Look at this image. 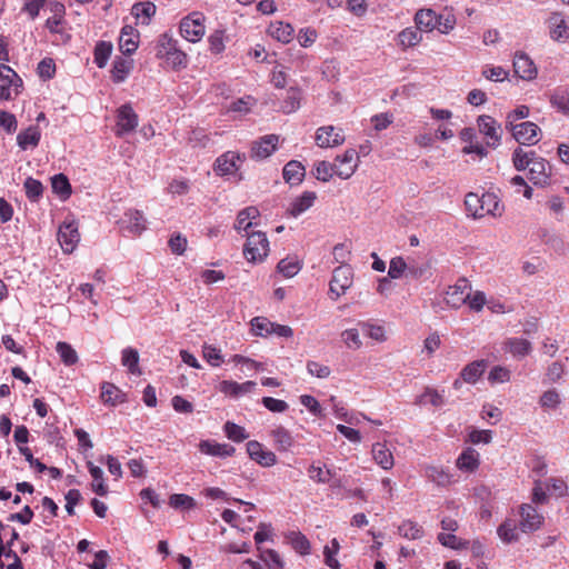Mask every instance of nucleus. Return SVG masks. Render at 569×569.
<instances>
[{
	"label": "nucleus",
	"mask_w": 569,
	"mask_h": 569,
	"mask_svg": "<svg viewBox=\"0 0 569 569\" xmlns=\"http://www.w3.org/2000/svg\"><path fill=\"white\" fill-rule=\"evenodd\" d=\"M52 191L58 194L62 200H67L71 196V184L69 179L63 173L53 176L51 179Z\"/></svg>",
	"instance_id": "f704fd0d"
},
{
	"label": "nucleus",
	"mask_w": 569,
	"mask_h": 569,
	"mask_svg": "<svg viewBox=\"0 0 569 569\" xmlns=\"http://www.w3.org/2000/svg\"><path fill=\"white\" fill-rule=\"evenodd\" d=\"M341 337L348 348L359 349L362 345L357 329H347L342 332Z\"/></svg>",
	"instance_id": "338daca9"
},
{
	"label": "nucleus",
	"mask_w": 569,
	"mask_h": 569,
	"mask_svg": "<svg viewBox=\"0 0 569 569\" xmlns=\"http://www.w3.org/2000/svg\"><path fill=\"white\" fill-rule=\"evenodd\" d=\"M480 204V197L476 193H468L465 198V206L468 212L471 213V216L475 219L482 218V211L479 208Z\"/></svg>",
	"instance_id": "4d7b16f0"
},
{
	"label": "nucleus",
	"mask_w": 569,
	"mask_h": 569,
	"mask_svg": "<svg viewBox=\"0 0 569 569\" xmlns=\"http://www.w3.org/2000/svg\"><path fill=\"white\" fill-rule=\"evenodd\" d=\"M0 80H1L2 83L13 86L14 94H18L19 93V88L22 87L21 78L9 66L0 67Z\"/></svg>",
	"instance_id": "79ce46f5"
},
{
	"label": "nucleus",
	"mask_w": 569,
	"mask_h": 569,
	"mask_svg": "<svg viewBox=\"0 0 569 569\" xmlns=\"http://www.w3.org/2000/svg\"><path fill=\"white\" fill-rule=\"evenodd\" d=\"M177 47V40H174L168 33H163L160 36L159 41L157 43L156 56L159 59L164 60V58L170 53V51H172Z\"/></svg>",
	"instance_id": "a19ab883"
},
{
	"label": "nucleus",
	"mask_w": 569,
	"mask_h": 569,
	"mask_svg": "<svg viewBox=\"0 0 569 569\" xmlns=\"http://www.w3.org/2000/svg\"><path fill=\"white\" fill-rule=\"evenodd\" d=\"M58 241L66 253H71L80 241L78 223L76 221H64L58 230Z\"/></svg>",
	"instance_id": "20e7f679"
},
{
	"label": "nucleus",
	"mask_w": 569,
	"mask_h": 569,
	"mask_svg": "<svg viewBox=\"0 0 569 569\" xmlns=\"http://www.w3.org/2000/svg\"><path fill=\"white\" fill-rule=\"evenodd\" d=\"M203 20V16L199 12H192L183 18L180 22L181 36L190 42L199 41L204 34Z\"/></svg>",
	"instance_id": "f03ea898"
},
{
	"label": "nucleus",
	"mask_w": 569,
	"mask_h": 569,
	"mask_svg": "<svg viewBox=\"0 0 569 569\" xmlns=\"http://www.w3.org/2000/svg\"><path fill=\"white\" fill-rule=\"evenodd\" d=\"M56 350L66 366H72L78 361V355L71 345L60 341L57 343Z\"/></svg>",
	"instance_id": "a18cd8bd"
},
{
	"label": "nucleus",
	"mask_w": 569,
	"mask_h": 569,
	"mask_svg": "<svg viewBox=\"0 0 569 569\" xmlns=\"http://www.w3.org/2000/svg\"><path fill=\"white\" fill-rule=\"evenodd\" d=\"M240 160V154L228 151L216 160L214 170L221 176L230 174L238 169L237 161Z\"/></svg>",
	"instance_id": "4be33fe9"
},
{
	"label": "nucleus",
	"mask_w": 569,
	"mask_h": 569,
	"mask_svg": "<svg viewBox=\"0 0 569 569\" xmlns=\"http://www.w3.org/2000/svg\"><path fill=\"white\" fill-rule=\"evenodd\" d=\"M279 137L277 134H268L259 141H254L251 147V158L262 160L272 154L277 149Z\"/></svg>",
	"instance_id": "f8f14e48"
},
{
	"label": "nucleus",
	"mask_w": 569,
	"mask_h": 569,
	"mask_svg": "<svg viewBox=\"0 0 569 569\" xmlns=\"http://www.w3.org/2000/svg\"><path fill=\"white\" fill-rule=\"evenodd\" d=\"M506 350L515 357H525L531 352V343L526 339L510 338L505 342Z\"/></svg>",
	"instance_id": "2f4dec72"
},
{
	"label": "nucleus",
	"mask_w": 569,
	"mask_h": 569,
	"mask_svg": "<svg viewBox=\"0 0 569 569\" xmlns=\"http://www.w3.org/2000/svg\"><path fill=\"white\" fill-rule=\"evenodd\" d=\"M358 159V153L353 149L347 150L342 156H337L335 166V173L341 179H349L357 169L355 160Z\"/></svg>",
	"instance_id": "0eeeda50"
},
{
	"label": "nucleus",
	"mask_w": 569,
	"mask_h": 569,
	"mask_svg": "<svg viewBox=\"0 0 569 569\" xmlns=\"http://www.w3.org/2000/svg\"><path fill=\"white\" fill-rule=\"evenodd\" d=\"M478 465H479V455L472 448H468L467 450H465L460 455V457L457 459V467L460 470L471 472L478 468Z\"/></svg>",
	"instance_id": "473e14b6"
},
{
	"label": "nucleus",
	"mask_w": 569,
	"mask_h": 569,
	"mask_svg": "<svg viewBox=\"0 0 569 569\" xmlns=\"http://www.w3.org/2000/svg\"><path fill=\"white\" fill-rule=\"evenodd\" d=\"M88 469L92 477V490L99 496H106L108 493V487L103 481L102 469L94 466L92 462H88Z\"/></svg>",
	"instance_id": "c9c22d12"
},
{
	"label": "nucleus",
	"mask_w": 569,
	"mask_h": 569,
	"mask_svg": "<svg viewBox=\"0 0 569 569\" xmlns=\"http://www.w3.org/2000/svg\"><path fill=\"white\" fill-rule=\"evenodd\" d=\"M247 452L252 460L262 467H271L277 462L276 455L270 450H264L262 445L256 440L247 442Z\"/></svg>",
	"instance_id": "ddd939ff"
},
{
	"label": "nucleus",
	"mask_w": 569,
	"mask_h": 569,
	"mask_svg": "<svg viewBox=\"0 0 569 569\" xmlns=\"http://www.w3.org/2000/svg\"><path fill=\"white\" fill-rule=\"evenodd\" d=\"M133 69V60L127 57H116L110 70L111 79L116 83L123 82Z\"/></svg>",
	"instance_id": "f3484780"
},
{
	"label": "nucleus",
	"mask_w": 569,
	"mask_h": 569,
	"mask_svg": "<svg viewBox=\"0 0 569 569\" xmlns=\"http://www.w3.org/2000/svg\"><path fill=\"white\" fill-rule=\"evenodd\" d=\"M0 127L8 133H13L18 127L14 114L0 109Z\"/></svg>",
	"instance_id": "69168bd1"
},
{
	"label": "nucleus",
	"mask_w": 569,
	"mask_h": 569,
	"mask_svg": "<svg viewBox=\"0 0 569 569\" xmlns=\"http://www.w3.org/2000/svg\"><path fill=\"white\" fill-rule=\"evenodd\" d=\"M49 9L52 16L46 20V28L51 33H60L62 31L61 24L64 22L66 8L59 1H50Z\"/></svg>",
	"instance_id": "dca6fc26"
},
{
	"label": "nucleus",
	"mask_w": 569,
	"mask_h": 569,
	"mask_svg": "<svg viewBox=\"0 0 569 569\" xmlns=\"http://www.w3.org/2000/svg\"><path fill=\"white\" fill-rule=\"evenodd\" d=\"M26 196L30 201H37L43 193L42 183L31 177L24 181Z\"/></svg>",
	"instance_id": "09e8293b"
},
{
	"label": "nucleus",
	"mask_w": 569,
	"mask_h": 569,
	"mask_svg": "<svg viewBox=\"0 0 569 569\" xmlns=\"http://www.w3.org/2000/svg\"><path fill=\"white\" fill-rule=\"evenodd\" d=\"M277 269L284 277L291 278L299 272L301 266L298 260L286 258L279 261Z\"/></svg>",
	"instance_id": "3c124183"
},
{
	"label": "nucleus",
	"mask_w": 569,
	"mask_h": 569,
	"mask_svg": "<svg viewBox=\"0 0 569 569\" xmlns=\"http://www.w3.org/2000/svg\"><path fill=\"white\" fill-rule=\"evenodd\" d=\"M269 241L264 232L254 231L248 234L243 247V256L249 262H261L268 256Z\"/></svg>",
	"instance_id": "f257e3e1"
},
{
	"label": "nucleus",
	"mask_w": 569,
	"mask_h": 569,
	"mask_svg": "<svg viewBox=\"0 0 569 569\" xmlns=\"http://www.w3.org/2000/svg\"><path fill=\"white\" fill-rule=\"evenodd\" d=\"M335 173V166L328 161H319L315 166V177L316 179L327 182L329 181Z\"/></svg>",
	"instance_id": "8fccbe9b"
},
{
	"label": "nucleus",
	"mask_w": 569,
	"mask_h": 569,
	"mask_svg": "<svg viewBox=\"0 0 569 569\" xmlns=\"http://www.w3.org/2000/svg\"><path fill=\"white\" fill-rule=\"evenodd\" d=\"M261 558L268 565L269 569H282V561L277 551L267 549L262 552Z\"/></svg>",
	"instance_id": "774afa93"
},
{
	"label": "nucleus",
	"mask_w": 569,
	"mask_h": 569,
	"mask_svg": "<svg viewBox=\"0 0 569 569\" xmlns=\"http://www.w3.org/2000/svg\"><path fill=\"white\" fill-rule=\"evenodd\" d=\"M478 128L479 131L485 134L489 140L487 141V146L497 147L500 143L501 131L500 124L490 116L482 114L478 118Z\"/></svg>",
	"instance_id": "6e6552de"
},
{
	"label": "nucleus",
	"mask_w": 569,
	"mask_h": 569,
	"mask_svg": "<svg viewBox=\"0 0 569 569\" xmlns=\"http://www.w3.org/2000/svg\"><path fill=\"white\" fill-rule=\"evenodd\" d=\"M100 398L104 405L117 406L124 402L126 395L116 385L111 382H103L101 385Z\"/></svg>",
	"instance_id": "412c9836"
},
{
	"label": "nucleus",
	"mask_w": 569,
	"mask_h": 569,
	"mask_svg": "<svg viewBox=\"0 0 569 569\" xmlns=\"http://www.w3.org/2000/svg\"><path fill=\"white\" fill-rule=\"evenodd\" d=\"M400 536L407 539H420L423 536V529L417 522L411 520L403 521L398 528Z\"/></svg>",
	"instance_id": "37998d69"
},
{
	"label": "nucleus",
	"mask_w": 569,
	"mask_h": 569,
	"mask_svg": "<svg viewBox=\"0 0 569 569\" xmlns=\"http://www.w3.org/2000/svg\"><path fill=\"white\" fill-rule=\"evenodd\" d=\"M254 388V381H246L243 383H238L234 381L223 380L220 382V391L232 397H238L242 393L251 392Z\"/></svg>",
	"instance_id": "a878e982"
},
{
	"label": "nucleus",
	"mask_w": 569,
	"mask_h": 569,
	"mask_svg": "<svg viewBox=\"0 0 569 569\" xmlns=\"http://www.w3.org/2000/svg\"><path fill=\"white\" fill-rule=\"evenodd\" d=\"M140 43V33L132 26L126 24L119 36V50L124 56L136 52Z\"/></svg>",
	"instance_id": "1a4fd4ad"
},
{
	"label": "nucleus",
	"mask_w": 569,
	"mask_h": 569,
	"mask_svg": "<svg viewBox=\"0 0 569 569\" xmlns=\"http://www.w3.org/2000/svg\"><path fill=\"white\" fill-rule=\"evenodd\" d=\"M399 44L403 48L413 47L422 40L421 33L413 28H406L399 36Z\"/></svg>",
	"instance_id": "49530a36"
},
{
	"label": "nucleus",
	"mask_w": 569,
	"mask_h": 569,
	"mask_svg": "<svg viewBox=\"0 0 569 569\" xmlns=\"http://www.w3.org/2000/svg\"><path fill=\"white\" fill-rule=\"evenodd\" d=\"M551 167L545 159H533L529 168V179L533 184L543 186L548 182Z\"/></svg>",
	"instance_id": "a211bd4d"
},
{
	"label": "nucleus",
	"mask_w": 569,
	"mask_h": 569,
	"mask_svg": "<svg viewBox=\"0 0 569 569\" xmlns=\"http://www.w3.org/2000/svg\"><path fill=\"white\" fill-rule=\"evenodd\" d=\"M486 368L485 360H477L467 365L460 372L461 379L467 383H476Z\"/></svg>",
	"instance_id": "c756f323"
},
{
	"label": "nucleus",
	"mask_w": 569,
	"mask_h": 569,
	"mask_svg": "<svg viewBox=\"0 0 569 569\" xmlns=\"http://www.w3.org/2000/svg\"><path fill=\"white\" fill-rule=\"evenodd\" d=\"M48 0H24L22 12H26L31 20H34Z\"/></svg>",
	"instance_id": "680f3d73"
},
{
	"label": "nucleus",
	"mask_w": 569,
	"mask_h": 569,
	"mask_svg": "<svg viewBox=\"0 0 569 569\" xmlns=\"http://www.w3.org/2000/svg\"><path fill=\"white\" fill-rule=\"evenodd\" d=\"M113 51V46L110 41L100 40L96 43L93 49V62L100 69H103Z\"/></svg>",
	"instance_id": "393cba45"
},
{
	"label": "nucleus",
	"mask_w": 569,
	"mask_h": 569,
	"mask_svg": "<svg viewBox=\"0 0 569 569\" xmlns=\"http://www.w3.org/2000/svg\"><path fill=\"white\" fill-rule=\"evenodd\" d=\"M438 540L439 542L445 546V547H449V548H452V549H462V548H466L467 546V541L465 542H461L457 536H455L452 532H449V533H439L438 535Z\"/></svg>",
	"instance_id": "e2e57ef3"
},
{
	"label": "nucleus",
	"mask_w": 569,
	"mask_h": 569,
	"mask_svg": "<svg viewBox=\"0 0 569 569\" xmlns=\"http://www.w3.org/2000/svg\"><path fill=\"white\" fill-rule=\"evenodd\" d=\"M470 284L467 279H460L455 286L449 287L445 300L452 308H460L469 299Z\"/></svg>",
	"instance_id": "423d86ee"
},
{
	"label": "nucleus",
	"mask_w": 569,
	"mask_h": 569,
	"mask_svg": "<svg viewBox=\"0 0 569 569\" xmlns=\"http://www.w3.org/2000/svg\"><path fill=\"white\" fill-rule=\"evenodd\" d=\"M497 533L499 538L506 543H510L519 539L517 523L513 520H506L503 523H501L498 527Z\"/></svg>",
	"instance_id": "58836bf2"
},
{
	"label": "nucleus",
	"mask_w": 569,
	"mask_h": 569,
	"mask_svg": "<svg viewBox=\"0 0 569 569\" xmlns=\"http://www.w3.org/2000/svg\"><path fill=\"white\" fill-rule=\"evenodd\" d=\"M259 216L260 212L257 207L250 206L242 209L237 216L234 229L238 231L248 230L253 226L252 220L257 219Z\"/></svg>",
	"instance_id": "c85d7f7f"
},
{
	"label": "nucleus",
	"mask_w": 569,
	"mask_h": 569,
	"mask_svg": "<svg viewBox=\"0 0 569 569\" xmlns=\"http://www.w3.org/2000/svg\"><path fill=\"white\" fill-rule=\"evenodd\" d=\"M41 139V131L38 126H30L17 136V143L22 150L38 147Z\"/></svg>",
	"instance_id": "aec40b11"
},
{
	"label": "nucleus",
	"mask_w": 569,
	"mask_h": 569,
	"mask_svg": "<svg viewBox=\"0 0 569 569\" xmlns=\"http://www.w3.org/2000/svg\"><path fill=\"white\" fill-rule=\"evenodd\" d=\"M407 277L412 279H419L423 277L430 269L429 263L419 264L413 259H409V261H407Z\"/></svg>",
	"instance_id": "052dcab7"
},
{
	"label": "nucleus",
	"mask_w": 569,
	"mask_h": 569,
	"mask_svg": "<svg viewBox=\"0 0 569 569\" xmlns=\"http://www.w3.org/2000/svg\"><path fill=\"white\" fill-rule=\"evenodd\" d=\"M139 359L140 356L137 349L129 347L122 350L121 363L130 373H140Z\"/></svg>",
	"instance_id": "4c0bfd02"
},
{
	"label": "nucleus",
	"mask_w": 569,
	"mask_h": 569,
	"mask_svg": "<svg viewBox=\"0 0 569 569\" xmlns=\"http://www.w3.org/2000/svg\"><path fill=\"white\" fill-rule=\"evenodd\" d=\"M345 142L341 130L336 131L333 126L320 127L316 132V143L320 148L337 147Z\"/></svg>",
	"instance_id": "9d476101"
},
{
	"label": "nucleus",
	"mask_w": 569,
	"mask_h": 569,
	"mask_svg": "<svg viewBox=\"0 0 569 569\" xmlns=\"http://www.w3.org/2000/svg\"><path fill=\"white\" fill-rule=\"evenodd\" d=\"M533 159H529V153L525 152L521 148H517L512 154V162L518 171H522L526 168H530Z\"/></svg>",
	"instance_id": "bf43d9fd"
},
{
	"label": "nucleus",
	"mask_w": 569,
	"mask_h": 569,
	"mask_svg": "<svg viewBox=\"0 0 569 569\" xmlns=\"http://www.w3.org/2000/svg\"><path fill=\"white\" fill-rule=\"evenodd\" d=\"M271 321L264 317H256L251 320V330L256 336H266L271 333Z\"/></svg>",
	"instance_id": "13d9d810"
},
{
	"label": "nucleus",
	"mask_w": 569,
	"mask_h": 569,
	"mask_svg": "<svg viewBox=\"0 0 569 569\" xmlns=\"http://www.w3.org/2000/svg\"><path fill=\"white\" fill-rule=\"evenodd\" d=\"M549 22L551 28L550 34L553 40L560 41L569 39V27L561 18V14L553 13L549 19Z\"/></svg>",
	"instance_id": "7c9ffc66"
},
{
	"label": "nucleus",
	"mask_w": 569,
	"mask_h": 569,
	"mask_svg": "<svg viewBox=\"0 0 569 569\" xmlns=\"http://www.w3.org/2000/svg\"><path fill=\"white\" fill-rule=\"evenodd\" d=\"M138 121L139 117L130 106H121L117 113V133L122 134L132 131L138 126Z\"/></svg>",
	"instance_id": "9b49d317"
},
{
	"label": "nucleus",
	"mask_w": 569,
	"mask_h": 569,
	"mask_svg": "<svg viewBox=\"0 0 569 569\" xmlns=\"http://www.w3.org/2000/svg\"><path fill=\"white\" fill-rule=\"evenodd\" d=\"M352 268L349 264H341L332 272L330 281V293L335 295L333 300L346 293L352 284Z\"/></svg>",
	"instance_id": "7ed1b4c3"
},
{
	"label": "nucleus",
	"mask_w": 569,
	"mask_h": 569,
	"mask_svg": "<svg viewBox=\"0 0 569 569\" xmlns=\"http://www.w3.org/2000/svg\"><path fill=\"white\" fill-rule=\"evenodd\" d=\"M289 538H290L292 548L297 552H299L301 555H306L309 552L310 542L303 535H301L300 532H291Z\"/></svg>",
	"instance_id": "6e6d98bb"
},
{
	"label": "nucleus",
	"mask_w": 569,
	"mask_h": 569,
	"mask_svg": "<svg viewBox=\"0 0 569 569\" xmlns=\"http://www.w3.org/2000/svg\"><path fill=\"white\" fill-rule=\"evenodd\" d=\"M407 261L402 257H395L390 260L388 276L390 279H399L405 272L407 273Z\"/></svg>",
	"instance_id": "864d4df0"
},
{
	"label": "nucleus",
	"mask_w": 569,
	"mask_h": 569,
	"mask_svg": "<svg viewBox=\"0 0 569 569\" xmlns=\"http://www.w3.org/2000/svg\"><path fill=\"white\" fill-rule=\"evenodd\" d=\"M372 456L375 461L385 470L393 467V457L390 450L383 443H375L372 446Z\"/></svg>",
	"instance_id": "cd10ccee"
},
{
	"label": "nucleus",
	"mask_w": 569,
	"mask_h": 569,
	"mask_svg": "<svg viewBox=\"0 0 569 569\" xmlns=\"http://www.w3.org/2000/svg\"><path fill=\"white\" fill-rule=\"evenodd\" d=\"M199 450L209 456L214 457H230L234 453V447L228 443H218L209 440H203L199 443Z\"/></svg>",
	"instance_id": "6ab92c4d"
},
{
	"label": "nucleus",
	"mask_w": 569,
	"mask_h": 569,
	"mask_svg": "<svg viewBox=\"0 0 569 569\" xmlns=\"http://www.w3.org/2000/svg\"><path fill=\"white\" fill-rule=\"evenodd\" d=\"M317 199V194L313 191H305L300 197H298L292 203L291 208L288 210V213L292 217H298L310 207H312L315 200Z\"/></svg>",
	"instance_id": "bb28decb"
},
{
	"label": "nucleus",
	"mask_w": 569,
	"mask_h": 569,
	"mask_svg": "<svg viewBox=\"0 0 569 569\" xmlns=\"http://www.w3.org/2000/svg\"><path fill=\"white\" fill-rule=\"evenodd\" d=\"M520 513V528L523 532L536 531L542 525L543 517L531 505H523Z\"/></svg>",
	"instance_id": "2eb2a0df"
},
{
	"label": "nucleus",
	"mask_w": 569,
	"mask_h": 569,
	"mask_svg": "<svg viewBox=\"0 0 569 569\" xmlns=\"http://www.w3.org/2000/svg\"><path fill=\"white\" fill-rule=\"evenodd\" d=\"M224 432L227 437L233 441L240 442L246 440L249 435L246 432L244 428L233 423V422H226L224 423Z\"/></svg>",
	"instance_id": "5fc2aeb1"
},
{
	"label": "nucleus",
	"mask_w": 569,
	"mask_h": 569,
	"mask_svg": "<svg viewBox=\"0 0 569 569\" xmlns=\"http://www.w3.org/2000/svg\"><path fill=\"white\" fill-rule=\"evenodd\" d=\"M513 70L522 80H532L537 77V68L533 61L523 52L515 54Z\"/></svg>",
	"instance_id": "4468645a"
},
{
	"label": "nucleus",
	"mask_w": 569,
	"mask_h": 569,
	"mask_svg": "<svg viewBox=\"0 0 569 569\" xmlns=\"http://www.w3.org/2000/svg\"><path fill=\"white\" fill-rule=\"evenodd\" d=\"M308 472L310 478L319 483H328L333 476L331 470L328 469L323 471L321 467H317L315 465L309 467Z\"/></svg>",
	"instance_id": "0e129e2a"
},
{
	"label": "nucleus",
	"mask_w": 569,
	"mask_h": 569,
	"mask_svg": "<svg viewBox=\"0 0 569 569\" xmlns=\"http://www.w3.org/2000/svg\"><path fill=\"white\" fill-rule=\"evenodd\" d=\"M300 99L301 92L299 89L291 87L287 92V98L284 99L281 109L284 113L295 112L300 108Z\"/></svg>",
	"instance_id": "c03bdc74"
},
{
	"label": "nucleus",
	"mask_w": 569,
	"mask_h": 569,
	"mask_svg": "<svg viewBox=\"0 0 569 569\" xmlns=\"http://www.w3.org/2000/svg\"><path fill=\"white\" fill-rule=\"evenodd\" d=\"M164 63L172 69H180L187 66V54L178 47L164 58Z\"/></svg>",
	"instance_id": "de8ad7c7"
},
{
	"label": "nucleus",
	"mask_w": 569,
	"mask_h": 569,
	"mask_svg": "<svg viewBox=\"0 0 569 569\" xmlns=\"http://www.w3.org/2000/svg\"><path fill=\"white\" fill-rule=\"evenodd\" d=\"M479 208L482 211V217L486 214H492V216H500L501 214V208L499 200L496 194L493 193H483L480 197V204Z\"/></svg>",
	"instance_id": "72a5a7b5"
},
{
	"label": "nucleus",
	"mask_w": 569,
	"mask_h": 569,
	"mask_svg": "<svg viewBox=\"0 0 569 569\" xmlns=\"http://www.w3.org/2000/svg\"><path fill=\"white\" fill-rule=\"evenodd\" d=\"M269 32L278 41L288 43L292 39L293 28L289 23L277 22L270 26Z\"/></svg>",
	"instance_id": "e433bc0d"
},
{
	"label": "nucleus",
	"mask_w": 569,
	"mask_h": 569,
	"mask_svg": "<svg viewBox=\"0 0 569 569\" xmlns=\"http://www.w3.org/2000/svg\"><path fill=\"white\" fill-rule=\"evenodd\" d=\"M417 28L421 31H432L438 26V16L431 9H421L415 16Z\"/></svg>",
	"instance_id": "b1692460"
},
{
	"label": "nucleus",
	"mask_w": 569,
	"mask_h": 569,
	"mask_svg": "<svg viewBox=\"0 0 569 569\" xmlns=\"http://www.w3.org/2000/svg\"><path fill=\"white\" fill-rule=\"evenodd\" d=\"M282 174L287 183L298 186L305 178L306 169L301 162L291 160L284 166Z\"/></svg>",
	"instance_id": "5701e85b"
},
{
	"label": "nucleus",
	"mask_w": 569,
	"mask_h": 569,
	"mask_svg": "<svg viewBox=\"0 0 569 569\" xmlns=\"http://www.w3.org/2000/svg\"><path fill=\"white\" fill-rule=\"evenodd\" d=\"M271 436L279 450H288L293 445V438L283 427H278L271 431Z\"/></svg>",
	"instance_id": "ea45409f"
},
{
	"label": "nucleus",
	"mask_w": 569,
	"mask_h": 569,
	"mask_svg": "<svg viewBox=\"0 0 569 569\" xmlns=\"http://www.w3.org/2000/svg\"><path fill=\"white\" fill-rule=\"evenodd\" d=\"M169 505L174 509H191L196 506V501L188 495L174 493L170 496Z\"/></svg>",
	"instance_id": "603ef678"
},
{
	"label": "nucleus",
	"mask_w": 569,
	"mask_h": 569,
	"mask_svg": "<svg viewBox=\"0 0 569 569\" xmlns=\"http://www.w3.org/2000/svg\"><path fill=\"white\" fill-rule=\"evenodd\" d=\"M506 127L512 131L513 138L521 144H536L538 142L537 136L540 129L531 121L515 126L509 121Z\"/></svg>",
	"instance_id": "39448f33"
}]
</instances>
